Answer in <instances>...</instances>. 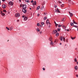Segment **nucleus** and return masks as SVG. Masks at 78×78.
<instances>
[{
	"mask_svg": "<svg viewBox=\"0 0 78 78\" xmlns=\"http://www.w3.org/2000/svg\"><path fill=\"white\" fill-rule=\"evenodd\" d=\"M3 12H6V10H3V11H1L0 14L1 15V16H5V14Z\"/></svg>",
	"mask_w": 78,
	"mask_h": 78,
	"instance_id": "1",
	"label": "nucleus"
},
{
	"mask_svg": "<svg viewBox=\"0 0 78 78\" xmlns=\"http://www.w3.org/2000/svg\"><path fill=\"white\" fill-rule=\"evenodd\" d=\"M22 17H23L24 19V21H26L28 19V17H27L26 16H25V15L23 16H22Z\"/></svg>",
	"mask_w": 78,
	"mask_h": 78,
	"instance_id": "2",
	"label": "nucleus"
},
{
	"mask_svg": "<svg viewBox=\"0 0 78 78\" xmlns=\"http://www.w3.org/2000/svg\"><path fill=\"white\" fill-rule=\"evenodd\" d=\"M27 5H23L22 6V8L24 10H25L26 8H27Z\"/></svg>",
	"mask_w": 78,
	"mask_h": 78,
	"instance_id": "3",
	"label": "nucleus"
},
{
	"mask_svg": "<svg viewBox=\"0 0 78 78\" xmlns=\"http://www.w3.org/2000/svg\"><path fill=\"white\" fill-rule=\"evenodd\" d=\"M15 16L16 17H20V14L19 13H17L15 14Z\"/></svg>",
	"mask_w": 78,
	"mask_h": 78,
	"instance_id": "4",
	"label": "nucleus"
},
{
	"mask_svg": "<svg viewBox=\"0 0 78 78\" xmlns=\"http://www.w3.org/2000/svg\"><path fill=\"white\" fill-rule=\"evenodd\" d=\"M9 5H11V6H12L14 3L10 1L9 3Z\"/></svg>",
	"mask_w": 78,
	"mask_h": 78,
	"instance_id": "5",
	"label": "nucleus"
},
{
	"mask_svg": "<svg viewBox=\"0 0 78 78\" xmlns=\"http://www.w3.org/2000/svg\"><path fill=\"white\" fill-rule=\"evenodd\" d=\"M57 32H58V30H53L52 34H56Z\"/></svg>",
	"mask_w": 78,
	"mask_h": 78,
	"instance_id": "6",
	"label": "nucleus"
},
{
	"mask_svg": "<svg viewBox=\"0 0 78 78\" xmlns=\"http://www.w3.org/2000/svg\"><path fill=\"white\" fill-rule=\"evenodd\" d=\"M2 8H3V9H5V8H6V5L4 4L2 5Z\"/></svg>",
	"mask_w": 78,
	"mask_h": 78,
	"instance_id": "7",
	"label": "nucleus"
},
{
	"mask_svg": "<svg viewBox=\"0 0 78 78\" xmlns=\"http://www.w3.org/2000/svg\"><path fill=\"white\" fill-rule=\"evenodd\" d=\"M69 12V15L70 17H72L73 16V14L72 13H70V12Z\"/></svg>",
	"mask_w": 78,
	"mask_h": 78,
	"instance_id": "8",
	"label": "nucleus"
},
{
	"mask_svg": "<svg viewBox=\"0 0 78 78\" xmlns=\"http://www.w3.org/2000/svg\"><path fill=\"white\" fill-rule=\"evenodd\" d=\"M46 23L47 24H48H48H49V25L50 24V22H49V20H47V22H46Z\"/></svg>",
	"mask_w": 78,
	"mask_h": 78,
	"instance_id": "9",
	"label": "nucleus"
},
{
	"mask_svg": "<svg viewBox=\"0 0 78 78\" xmlns=\"http://www.w3.org/2000/svg\"><path fill=\"white\" fill-rule=\"evenodd\" d=\"M23 12H24V13H26V12H27V10H22Z\"/></svg>",
	"mask_w": 78,
	"mask_h": 78,
	"instance_id": "10",
	"label": "nucleus"
},
{
	"mask_svg": "<svg viewBox=\"0 0 78 78\" xmlns=\"http://www.w3.org/2000/svg\"><path fill=\"white\" fill-rule=\"evenodd\" d=\"M75 70H77L78 69V66H76L75 67Z\"/></svg>",
	"mask_w": 78,
	"mask_h": 78,
	"instance_id": "11",
	"label": "nucleus"
},
{
	"mask_svg": "<svg viewBox=\"0 0 78 78\" xmlns=\"http://www.w3.org/2000/svg\"><path fill=\"white\" fill-rule=\"evenodd\" d=\"M41 9L42 10H44L45 9L44 8V6H42V7H41Z\"/></svg>",
	"mask_w": 78,
	"mask_h": 78,
	"instance_id": "12",
	"label": "nucleus"
},
{
	"mask_svg": "<svg viewBox=\"0 0 78 78\" xmlns=\"http://www.w3.org/2000/svg\"><path fill=\"white\" fill-rule=\"evenodd\" d=\"M25 2H27V3H29L30 2L29 0H26Z\"/></svg>",
	"mask_w": 78,
	"mask_h": 78,
	"instance_id": "13",
	"label": "nucleus"
},
{
	"mask_svg": "<svg viewBox=\"0 0 78 78\" xmlns=\"http://www.w3.org/2000/svg\"><path fill=\"white\" fill-rule=\"evenodd\" d=\"M70 24L71 26H73V23H71Z\"/></svg>",
	"mask_w": 78,
	"mask_h": 78,
	"instance_id": "14",
	"label": "nucleus"
},
{
	"mask_svg": "<svg viewBox=\"0 0 78 78\" xmlns=\"http://www.w3.org/2000/svg\"><path fill=\"white\" fill-rule=\"evenodd\" d=\"M76 37H71V38L72 39V40H73V39H75V38Z\"/></svg>",
	"mask_w": 78,
	"mask_h": 78,
	"instance_id": "15",
	"label": "nucleus"
},
{
	"mask_svg": "<svg viewBox=\"0 0 78 78\" xmlns=\"http://www.w3.org/2000/svg\"><path fill=\"white\" fill-rule=\"evenodd\" d=\"M63 39L64 42H65L66 41V39L65 38H64V37H63Z\"/></svg>",
	"mask_w": 78,
	"mask_h": 78,
	"instance_id": "16",
	"label": "nucleus"
},
{
	"mask_svg": "<svg viewBox=\"0 0 78 78\" xmlns=\"http://www.w3.org/2000/svg\"><path fill=\"white\" fill-rule=\"evenodd\" d=\"M55 42H58V40L55 39Z\"/></svg>",
	"mask_w": 78,
	"mask_h": 78,
	"instance_id": "17",
	"label": "nucleus"
},
{
	"mask_svg": "<svg viewBox=\"0 0 78 78\" xmlns=\"http://www.w3.org/2000/svg\"><path fill=\"white\" fill-rule=\"evenodd\" d=\"M37 9H40V6H38L37 8Z\"/></svg>",
	"mask_w": 78,
	"mask_h": 78,
	"instance_id": "18",
	"label": "nucleus"
},
{
	"mask_svg": "<svg viewBox=\"0 0 78 78\" xmlns=\"http://www.w3.org/2000/svg\"><path fill=\"white\" fill-rule=\"evenodd\" d=\"M56 36H59V33H57V34H56Z\"/></svg>",
	"mask_w": 78,
	"mask_h": 78,
	"instance_id": "19",
	"label": "nucleus"
},
{
	"mask_svg": "<svg viewBox=\"0 0 78 78\" xmlns=\"http://www.w3.org/2000/svg\"><path fill=\"white\" fill-rule=\"evenodd\" d=\"M37 31H40V30L39 28H37Z\"/></svg>",
	"mask_w": 78,
	"mask_h": 78,
	"instance_id": "20",
	"label": "nucleus"
},
{
	"mask_svg": "<svg viewBox=\"0 0 78 78\" xmlns=\"http://www.w3.org/2000/svg\"><path fill=\"white\" fill-rule=\"evenodd\" d=\"M60 41H62V37H60Z\"/></svg>",
	"mask_w": 78,
	"mask_h": 78,
	"instance_id": "21",
	"label": "nucleus"
},
{
	"mask_svg": "<svg viewBox=\"0 0 78 78\" xmlns=\"http://www.w3.org/2000/svg\"><path fill=\"white\" fill-rule=\"evenodd\" d=\"M64 6V4H63L61 5V7H63Z\"/></svg>",
	"mask_w": 78,
	"mask_h": 78,
	"instance_id": "22",
	"label": "nucleus"
},
{
	"mask_svg": "<svg viewBox=\"0 0 78 78\" xmlns=\"http://www.w3.org/2000/svg\"><path fill=\"white\" fill-rule=\"evenodd\" d=\"M73 21L74 23H75V24H77V23H76V22H75L74 21V20H73Z\"/></svg>",
	"mask_w": 78,
	"mask_h": 78,
	"instance_id": "23",
	"label": "nucleus"
},
{
	"mask_svg": "<svg viewBox=\"0 0 78 78\" xmlns=\"http://www.w3.org/2000/svg\"><path fill=\"white\" fill-rule=\"evenodd\" d=\"M73 27H75V28H77V27H78V26L75 25H74Z\"/></svg>",
	"mask_w": 78,
	"mask_h": 78,
	"instance_id": "24",
	"label": "nucleus"
},
{
	"mask_svg": "<svg viewBox=\"0 0 78 78\" xmlns=\"http://www.w3.org/2000/svg\"><path fill=\"white\" fill-rule=\"evenodd\" d=\"M74 61L76 62H77V60H76V58H75L74 59Z\"/></svg>",
	"mask_w": 78,
	"mask_h": 78,
	"instance_id": "25",
	"label": "nucleus"
},
{
	"mask_svg": "<svg viewBox=\"0 0 78 78\" xmlns=\"http://www.w3.org/2000/svg\"><path fill=\"white\" fill-rule=\"evenodd\" d=\"M6 28L8 30H9V28L8 27H6Z\"/></svg>",
	"mask_w": 78,
	"mask_h": 78,
	"instance_id": "26",
	"label": "nucleus"
},
{
	"mask_svg": "<svg viewBox=\"0 0 78 78\" xmlns=\"http://www.w3.org/2000/svg\"><path fill=\"white\" fill-rule=\"evenodd\" d=\"M46 19H47V17H45L44 18V20H46Z\"/></svg>",
	"mask_w": 78,
	"mask_h": 78,
	"instance_id": "27",
	"label": "nucleus"
},
{
	"mask_svg": "<svg viewBox=\"0 0 78 78\" xmlns=\"http://www.w3.org/2000/svg\"><path fill=\"white\" fill-rule=\"evenodd\" d=\"M51 44V45H53V42L52 41H51V43H50Z\"/></svg>",
	"mask_w": 78,
	"mask_h": 78,
	"instance_id": "28",
	"label": "nucleus"
},
{
	"mask_svg": "<svg viewBox=\"0 0 78 78\" xmlns=\"http://www.w3.org/2000/svg\"><path fill=\"white\" fill-rule=\"evenodd\" d=\"M41 23V24L42 25H43L44 24V23L43 22Z\"/></svg>",
	"mask_w": 78,
	"mask_h": 78,
	"instance_id": "29",
	"label": "nucleus"
},
{
	"mask_svg": "<svg viewBox=\"0 0 78 78\" xmlns=\"http://www.w3.org/2000/svg\"><path fill=\"white\" fill-rule=\"evenodd\" d=\"M34 3L35 4V5H36V1H34Z\"/></svg>",
	"mask_w": 78,
	"mask_h": 78,
	"instance_id": "30",
	"label": "nucleus"
},
{
	"mask_svg": "<svg viewBox=\"0 0 78 78\" xmlns=\"http://www.w3.org/2000/svg\"><path fill=\"white\" fill-rule=\"evenodd\" d=\"M51 39H52L51 38H49V41H51Z\"/></svg>",
	"mask_w": 78,
	"mask_h": 78,
	"instance_id": "31",
	"label": "nucleus"
},
{
	"mask_svg": "<svg viewBox=\"0 0 78 78\" xmlns=\"http://www.w3.org/2000/svg\"><path fill=\"white\" fill-rule=\"evenodd\" d=\"M57 12L58 13H59V12H60V11H59V10H57Z\"/></svg>",
	"mask_w": 78,
	"mask_h": 78,
	"instance_id": "32",
	"label": "nucleus"
},
{
	"mask_svg": "<svg viewBox=\"0 0 78 78\" xmlns=\"http://www.w3.org/2000/svg\"><path fill=\"white\" fill-rule=\"evenodd\" d=\"M55 27H57L58 26V24H55Z\"/></svg>",
	"mask_w": 78,
	"mask_h": 78,
	"instance_id": "33",
	"label": "nucleus"
},
{
	"mask_svg": "<svg viewBox=\"0 0 78 78\" xmlns=\"http://www.w3.org/2000/svg\"><path fill=\"white\" fill-rule=\"evenodd\" d=\"M57 30L58 31H60V28L58 29Z\"/></svg>",
	"mask_w": 78,
	"mask_h": 78,
	"instance_id": "34",
	"label": "nucleus"
},
{
	"mask_svg": "<svg viewBox=\"0 0 78 78\" xmlns=\"http://www.w3.org/2000/svg\"><path fill=\"white\" fill-rule=\"evenodd\" d=\"M61 27V25H58V27Z\"/></svg>",
	"mask_w": 78,
	"mask_h": 78,
	"instance_id": "35",
	"label": "nucleus"
},
{
	"mask_svg": "<svg viewBox=\"0 0 78 78\" xmlns=\"http://www.w3.org/2000/svg\"><path fill=\"white\" fill-rule=\"evenodd\" d=\"M37 26H38V27H39V23H38L37 24Z\"/></svg>",
	"mask_w": 78,
	"mask_h": 78,
	"instance_id": "36",
	"label": "nucleus"
},
{
	"mask_svg": "<svg viewBox=\"0 0 78 78\" xmlns=\"http://www.w3.org/2000/svg\"><path fill=\"white\" fill-rule=\"evenodd\" d=\"M66 42H68V39H67L66 40Z\"/></svg>",
	"mask_w": 78,
	"mask_h": 78,
	"instance_id": "37",
	"label": "nucleus"
},
{
	"mask_svg": "<svg viewBox=\"0 0 78 78\" xmlns=\"http://www.w3.org/2000/svg\"><path fill=\"white\" fill-rule=\"evenodd\" d=\"M59 3H60V4L62 3V2L60 1H59Z\"/></svg>",
	"mask_w": 78,
	"mask_h": 78,
	"instance_id": "38",
	"label": "nucleus"
},
{
	"mask_svg": "<svg viewBox=\"0 0 78 78\" xmlns=\"http://www.w3.org/2000/svg\"><path fill=\"white\" fill-rule=\"evenodd\" d=\"M62 21H63V22L65 21V20H64V19H63L62 20Z\"/></svg>",
	"mask_w": 78,
	"mask_h": 78,
	"instance_id": "39",
	"label": "nucleus"
},
{
	"mask_svg": "<svg viewBox=\"0 0 78 78\" xmlns=\"http://www.w3.org/2000/svg\"><path fill=\"white\" fill-rule=\"evenodd\" d=\"M69 0V3H70V2H71V1L70 0Z\"/></svg>",
	"mask_w": 78,
	"mask_h": 78,
	"instance_id": "40",
	"label": "nucleus"
},
{
	"mask_svg": "<svg viewBox=\"0 0 78 78\" xmlns=\"http://www.w3.org/2000/svg\"><path fill=\"white\" fill-rule=\"evenodd\" d=\"M43 70H45V68H43Z\"/></svg>",
	"mask_w": 78,
	"mask_h": 78,
	"instance_id": "41",
	"label": "nucleus"
},
{
	"mask_svg": "<svg viewBox=\"0 0 78 78\" xmlns=\"http://www.w3.org/2000/svg\"><path fill=\"white\" fill-rule=\"evenodd\" d=\"M17 22H19V20H17Z\"/></svg>",
	"mask_w": 78,
	"mask_h": 78,
	"instance_id": "42",
	"label": "nucleus"
},
{
	"mask_svg": "<svg viewBox=\"0 0 78 78\" xmlns=\"http://www.w3.org/2000/svg\"><path fill=\"white\" fill-rule=\"evenodd\" d=\"M32 4H33V5H35V4L34 3H32Z\"/></svg>",
	"mask_w": 78,
	"mask_h": 78,
	"instance_id": "43",
	"label": "nucleus"
},
{
	"mask_svg": "<svg viewBox=\"0 0 78 78\" xmlns=\"http://www.w3.org/2000/svg\"><path fill=\"white\" fill-rule=\"evenodd\" d=\"M58 10H56L55 11V12H58Z\"/></svg>",
	"mask_w": 78,
	"mask_h": 78,
	"instance_id": "44",
	"label": "nucleus"
},
{
	"mask_svg": "<svg viewBox=\"0 0 78 78\" xmlns=\"http://www.w3.org/2000/svg\"><path fill=\"white\" fill-rule=\"evenodd\" d=\"M34 2V1H33V0H32V1H31V3H33Z\"/></svg>",
	"mask_w": 78,
	"mask_h": 78,
	"instance_id": "45",
	"label": "nucleus"
},
{
	"mask_svg": "<svg viewBox=\"0 0 78 78\" xmlns=\"http://www.w3.org/2000/svg\"><path fill=\"white\" fill-rule=\"evenodd\" d=\"M37 16H39V14H37Z\"/></svg>",
	"mask_w": 78,
	"mask_h": 78,
	"instance_id": "46",
	"label": "nucleus"
},
{
	"mask_svg": "<svg viewBox=\"0 0 78 78\" xmlns=\"http://www.w3.org/2000/svg\"><path fill=\"white\" fill-rule=\"evenodd\" d=\"M44 15H47V13H44Z\"/></svg>",
	"mask_w": 78,
	"mask_h": 78,
	"instance_id": "47",
	"label": "nucleus"
},
{
	"mask_svg": "<svg viewBox=\"0 0 78 78\" xmlns=\"http://www.w3.org/2000/svg\"><path fill=\"white\" fill-rule=\"evenodd\" d=\"M2 2H5V1H6V0H2Z\"/></svg>",
	"mask_w": 78,
	"mask_h": 78,
	"instance_id": "48",
	"label": "nucleus"
},
{
	"mask_svg": "<svg viewBox=\"0 0 78 78\" xmlns=\"http://www.w3.org/2000/svg\"><path fill=\"white\" fill-rule=\"evenodd\" d=\"M76 77H78V74L76 75Z\"/></svg>",
	"mask_w": 78,
	"mask_h": 78,
	"instance_id": "49",
	"label": "nucleus"
},
{
	"mask_svg": "<svg viewBox=\"0 0 78 78\" xmlns=\"http://www.w3.org/2000/svg\"><path fill=\"white\" fill-rule=\"evenodd\" d=\"M12 30V28H10V29H9V30H10L11 31V30Z\"/></svg>",
	"mask_w": 78,
	"mask_h": 78,
	"instance_id": "50",
	"label": "nucleus"
},
{
	"mask_svg": "<svg viewBox=\"0 0 78 78\" xmlns=\"http://www.w3.org/2000/svg\"><path fill=\"white\" fill-rule=\"evenodd\" d=\"M50 27H51V26L50 25V24H49V28H50Z\"/></svg>",
	"mask_w": 78,
	"mask_h": 78,
	"instance_id": "51",
	"label": "nucleus"
},
{
	"mask_svg": "<svg viewBox=\"0 0 78 78\" xmlns=\"http://www.w3.org/2000/svg\"><path fill=\"white\" fill-rule=\"evenodd\" d=\"M42 33V31H41V32H40V34H41V33Z\"/></svg>",
	"mask_w": 78,
	"mask_h": 78,
	"instance_id": "52",
	"label": "nucleus"
},
{
	"mask_svg": "<svg viewBox=\"0 0 78 78\" xmlns=\"http://www.w3.org/2000/svg\"><path fill=\"white\" fill-rule=\"evenodd\" d=\"M55 8H57V6L55 5Z\"/></svg>",
	"mask_w": 78,
	"mask_h": 78,
	"instance_id": "53",
	"label": "nucleus"
},
{
	"mask_svg": "<svg viewBox=\"0 0 78 78\" xmlns=\"http://www.w3.org/2000/svg\"><path fill=\"white\" fill-rule=\"evenodd\" d=\"M54 23H55V25L56 24V22L55 21L54 22Z\"/></svg>",
	"mask_w": 78,
	"mask_h": 78,
	"instance_id": "54",
	"label": "nucleus"
},
{
	"mask_svg": "<svg viewBox=\"0 0 78 78\" xmlns=\"http://www.w3.org/2000/svg\"><path fill=\"white\" fill-rule=\"evenodd\" d=\"M60 45H62V43H60Z\"/></svg>",
	"mask_w": 78,
	"mask_h": 78,
	"instance_id": "55",
	"label": "nucleus"
},
{
	"mask_svg": "<svg viewBox=\"0 0 78 78\" xmlns=\"http://www.w3.org/2000/svg\"><path fill=\"white\" fill-rule=\"evenodd\" d=\"M1 5V2H0V5Z\"/></svg>",
	"mask_w": 78,
	"mask_h": 78,
	"instance_id": "56",
	"label": "nucleus"
},
{
	"mask_svg": "<svg viewBox=\"0 0 78 78\" xmlns=\"http://www.w3.org/2000/svg\"><path fill=\"white\" fill-rule=\"evenodd\" d=\"M67 31H69V29H67Z\"/></svg>",
	"mask_w": 78,
	"mask_h": 78,
	"instance_id": "57",
	"label": "nucleus"
},
{
	"mask_svg": "<svg viewBox=\"0 0 78 78\" xmlns=\"http://www.w3.org/2000/svg\"><path fill=\"white\" fill-rule=\"evenodd\" d=\"M19 1L20 2H21V0H19Z\"/></svg>",
	"mask_w": 78,
	"mask_h": 78,
	"instance_id": "58",
	"label": "nucleus"
},
{
	"mask_svg": "<svg viewBox=\"0 0 78 78\" xmlns=\"http://www.w3.org/2000/svg\"><path fill=\"white\" fill-rule=\"evenodd\" d=\"M62 27H64V25H62Z\"/></svg>",
	"mask_w": 78,
	"mask_h": 78,
	"instance_id": "59",
	"label": "nucleus"
},
{
	"mask_svg": "<svg viewBox=\"0 0 78 78\" xmlns=\"http://www.w3.org/2000/svg\"><path fill=\"white\" fill-rule=\"evenodd\" d=\"M57 10H59V9H58V8H57Z\"/></svg>",
	"mask_w": 78,
	"mask_h": 78,
	"instance_id": "60",
	"label": "nucleus"
},
{
	"mask_svg": "<svg viewBox=\"0 0 78 78\" xmlns=\"http://www.w3.org/2000/svg\"><path fill=\"white\" fill-rule=\"evenodd\" d=\"M20 7H22V5H20Z\"/></svg>",
	"mask_w": 78,
	"mask_h": 78,
	"instance_id": "61",
	"label": "nucleus"
},
{
	"mask_svg": "<svg viewBox=\"0 0 78 78\" xmlns=\"http://www.w3.org/2000/svg\"><path fill=\"white\" fill-rule=\"evenodd\" d=\"M30 10L31 9V8H30Z\"/></svg>",
	"mask_w": 78,
	"mask_h": 78,
	"instance_id": "62",
	"label": "nucleus"
},
{
	"mask_svg": "<svg viewBox=\"0 0 78 78\" xmlns=\"http://www.w3.org/2000/svg\"><path fill=\"white\" fill-rule=\"evenodd\" d=\"M77 63L78 64V62H77Z\"/></svg>",
	"mask_w": 78,
	"mask_h": 78,
	"instance_id": "63",
	"label": "nucleus"
},
{
	"mask_svg": "<svg viewBox=\"0 0 78 78\" xmlns=\"http://www.w3.org/2000/svg\"><path fill=\"white\" fill-rule=\"evenodd\" d=\"M40 27H42V26L41 25H40Z\"/></svg>",
	"mask_w": 78,
	"mask_h": 78,
	"instance_id": "64",
	"label": "nucleus"
}]
</instances>
